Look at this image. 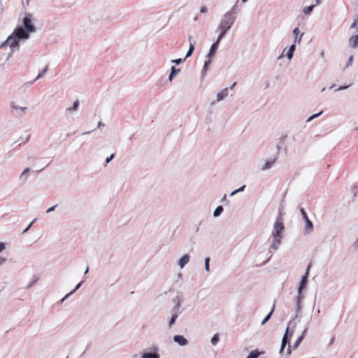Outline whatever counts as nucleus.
Wrapping results in <instances>:
<instances>
[{
	"label": "nucleus",
	"mask_w": 358,
	"mask_h": 358,
	"mask_svg": "<svg viewBox=\"0 0 358 358\" xmlns=\"http://www.w3.org/2000/svg\"><path fill=\"white\" fill-rule=\"evenodd\" d=\"M234 22V17L230 13H227L220 24H219L218 29L220 31V34L218 36V41H221L225 35L226 32L231 28Z\"/></svg>",
	"instance_id": "nucleus-1"
},
{
	"label": "nucleus",
	"mask_w": 358,
	"mask_h": 358,
	"mask_svg": "<svg viewBox=\"0 0 358 358\" xmlns=\"http://www.w3.org/2000/svg\"><path fill=\"white\" fill-rule=\"evenodd\" d=\"M284 229V226L282 223V220L280 217H279L273 227V231L272 233V235L273 236V248H276L277 245L280 244V234Z\"/></svg>",
	"instance_id": "nucleus-2"
},
{
	"label": "nucleus",
	"mask_w": 358,
	"mask_h": 358,
	"mask_svg": "<svg viewBox=\"0 0 358 358\" xmlns=\"http://www.w3.org/2000/svg\"><path fill=\"white\" fill-rule=\"evenodd\" d=\"M9 45L10 47L11 51L13 52L15 48L19 46V38L15 36L13 34L10 35L7 40L1 44L0 48L3 47L5 45Z\"/></svg>",
	"instance_id": "nucleus-3"
},
{
	"label": "nucleus",
	"mask_w": 358,
	"mask_h": 358,
	"mask_svg": "<svg viewBox=\"0 0 358 358\" xmlns=\"http://www.w3.org/2000/svg\"><path fill=\"white\" fill-rule=\"evenodd\" d=\"M31 15L30 14H27L23 19L24 26L29 32H33L35 31V27L31 23Z\"/></svg>",
	"instance_id": "nucleus-4"
},
{
	"label": "nucleus",
	"mask_w": 358,
	"mask_h": 358,
	"mask_svg": "<svg viewBox=\"0 0 358 358\" xmlns=\"http://www.w3.org/2000/svg\"><path fill=\"white\" fill-rule=\"evenodd\" d=\"M19 39L28 38L29 34L22 27H17L15 29L13 34Z\"/></svg>",
	"instance_id": "nucleus-5"
},
{
	"label": "nucleus",
	"mask_w": 358,
	"mask_h": 358,
	"mask_svg": "<svg viewBox=\"0 0 358 358\" xmlns=\"http://www.w3.org/2000/svg\"><path fill=\"white\" fill-rule=\"evenodd\" d=\"M301 213L303 216V218L306 221V229L309 231H311L313 228V224L312 222L309 220L306 212L305 211V210L303 208H301Z\"/></svg>",
	"instance_id": "nucleus-6"
},
{
	"label": "nucleus",
	"mask_w": 358,
	"mask_h": 358,
	"mask_svg": "<svg viewBox=\"0 0 358 358\" xmlns=\"http://www.w3.org/2000/svg\"><path fill=\"white\" fill-rule=\"evenodd\" d=\"M310 266H311L310 264L308 265V266L307 268L306 273L301 279L300 286L299 287V294H300L301 291L302 290V289L306 286V285L307 283V278H308V271H309Z\"/></svg>",
	"instance_id": "nucleus-7"
},
{
	"label": "nucleus",
	"mask_w": 358,
	"mask_h": 358,
	"mask_svg": "<svg viewBox=\"0 0 358 358\" xmlns=\"http://www.w3.org/2000/svg\"><path fill=\"white\" fill-rule=\"evenodd\" d=\"M173 341L178 343L180 345H185L187 344V339L180 335L174 336Z\"/></svg>",
	"instance_id": "nucleus-8"
},
{
	"label": "nucleus",
	"mask_w": 358,
	"mask_h": 358,
	"mask_svg": "<svg viewBox=\"0 0 358 358\" xmlns=\"http://www.w3.org/2000/svg\"><path fill=\"white\" fill-rule=\"evenodd\" d=\"M220 42V41H218V38H217L216 42L212 45L210 50L209 51V53H208L209 57H213L215 55Z\"/></svg>",
	"instance_id": "nucleus-9"
},
{
	"label": "nucleus",
	"mask_w": 358,
	"mask_h": 358,
	"mask_svg": "<svg viewBox=\"0 0 358 358\" xmlns=\"http://www.w3.org/2000/svg\"><path fill=\"white\" fill-rule=\"evenodd\" d=\"M349 42L351 47L356 48L358 46V34L350 37Z\"/></svg>",
	"instance_id": "nucleus-10"
},
{
	"label": "nucleus",
	"mask_w": 358,
	"mask_h": 358,
	"mask_svg": "<svg viewBox=\"0 0 358 358\" xmlns=\"http://www.w3.org/2000/svg\"><path fill=\"white\" fill-rule=\"evenodd\" d=\"M189 261V256L188 255H185L182 256L179 260V265L181 268L184 267V266L187 264Z\"/></svg>",
	"instance_id": "nucleus-11"
},
{
	"label": "nucleus",
	"mask_w": 358,
	"mask_h": 358,
	"mask_svg": "<svg viewBox=\"0 0 358 358\" xmlns=\"http://www.w3.org/2000/svg\"><path fill=\"white\" fill-rule=\"evenodd\" d=\"M228 95V90L227 88L222 90L217 94V101H221L224 99Z\"/></svg>",
	"instance_id": "nucleus-12"
},
{
	"label": "nucleus",
	"mask_w": 358,
	"mask_h": 358,
	"mask_svg": "<svg viewBox=\"0 0 358 358\" xmlns=\"http://www.w3.org/2000/svg\"><path fill=\"white\" fill-rule=\"evenodd\" d=\"M276 162V158L266 161V162L264 164V166L262 168V170H266L271 167V166Z\"/></svg>",
	"instance_id": "nucleus-13"
},
{
	"label": "nucleus",
	"mask_w": 358,
	"mask_h": 358,
	"mask_svg": "<svg viewBox=\"0 0 358 358\" xmlns=\"http://www.w3.org/2000/svg\"><path fill=\"white\" fill-rule=\"evenodd\" d=\"M142 358H159V356L156 353H144Z\"/></svg>",
	"instance_id": "nucleus-14"
},
{
	"label": "nucleus",
	"mask_w": 358,
	"mask_h": 358,
	"mask_svg": "<svg viewBox=\"0 0 358 358\" xmlns=\"http://www.w3.org/2000/svg\"><path fill=\"white\" fill-rule=\"evenodd\" d=\"M180 71V69H176V67L173 66L171 68V73L169 75V80H172L173 78Z\"/></svg>",
	"instance_id": "nucleus-15"
},
{
	"label": "nucleus",
	"mask_w": 358,
	"mask_h": 358,
	"mask_svg": "<svg viewBox=\"0 0 358 358\" xmlns=\"http://www.w3.org/2000/svg\"><path fill=\"white\" fill-rule=\"evenodd\" d=\"M259 352L258 350H253L250 352L247 358H258Z\"/></svg>",
	"instance_id": "nucleus-16"
},
{
	"label": "nucleus",
	"mask_w": 358,
	"mask_h": 358,
	"mask_svg": "<svg viewBox=\"0 0 358 358\" xmlns=\"http://www.w3.org/2000/svg\"><path fill=\"white\" fill-rule=\"evenodd\" d=\"M222 211H223L222 206H220L217 207L213 213L214 216L215 217L219 216L222 213Z\"/></svg>",
	"instance_id": "nucleus-17"
},
{
	"label": "nucleus",
	"mask_w": 358,
	"mask_h": 358,
	"mask_svg": "<svg viewBox=\"0 0 358 358\" xmlns=\"http://www.w3.org/2000/svg\"><path fill=\"white\" fill-rule=\"evenodd\" d=\"M295 50V45H292L289 48V50L287 54V56L289 59H291L293 56V52Z\"/></svg>",
	"instance_id": "nucleus-18"
},
{
	"label": "nucleus",
	"mask_w": 358,
	"mask_h": 358,
	"mask_svg": "<svg viewBox=\"0 0 358 358\" xmlns=\"http://www.w3.org/2000/svg\"><path fill=\"white\" fill-rule=\"evenodd\" d=\"M273 310H274V306L273 307L272 310H271V312L266 315V317L262 320V324L264 325L269 319L270 317H271L272 315V313L273 312Z\"/></svg>",
	"instance_id": "nucleus-19"
},
{
	"label": "nucleus",
	"mask_w": 358,
	"mask_h": 358,
	"mask_svg": "<svg viewBox=\"0 0 358 358\" xmlns=\"http://www.w3.org/2000/svg\"><path fill=\"white\" fill-rule=\"evenodd\" d=\"M273 310H274V306L273 307L272 310H271V312L266 315V317L262 320V324L264 325L269 319L270 317H271L272 315V313L273 312Z\"/></svg>",
	"instance_id": "nucleus-20"
},
{
	"label": "nucleus",
	"mask_w": 358,
	"mask_h": 358,
	"mask_svg": "<svg viewBox=\"0 0 358 358\" xmlns=\"http://www.w3.org/2000/svg\"><path fill=\"white\" fill-rule=\"evenodd\" d=\"M219 341V335L218 334H215L211 339V343L213 345H217Z\"/></svg>",
	"instance_id": "nucleus-21"
},
{
	"label": "nucleus",
	"mask_w": 358,
	"mask_h": 358,
	"mask_svg": "<svg viewBox=\"0 0 358 358\" xmlns=\"http://www.w3.org/2000/svg\"><path fill=\"white\" fill-rule=\"evenodd\" d=\"M314 6H315L314 5H311L310 6L304 8V9H303L304 13L306 15L310 14L312 12Z\"/></svg>",
	"instance_id": "nucleus-22"
},
{
	"label": "nucleus",
	"mask_w": 358,
	"mask_h": 358,
	"mask_svg": "<svg viewBox=\"0 0 358 358\" xmlns=\"http://www.w3.org/2000/svg\"><path fill=\"white\" fill-rule=\"evenodd\" d=\"M287 343V334H285L284 337H283V338H282V346H281L280 351L283 350V349L285 348Z\"/></svg>",
	"instance_id": "nucleus-23"
},
{
	"label": "nucleus",
	"mask_w": 358,
	"mask_h": 358,
	"mask_svg": "<svg viewBox=\"0 0 358 358\" xmlns=\"http://www.w3.org/2000/svg\"><path fill=\"white\" fill-rule=\"evenodd\" d=\"M194 49V45L192 43H190L189 48L187 52L186 57H189L192 54Z\"/></svg>",
	"instance_id": "nucleus-24"
},
{
	"label": "nucleus",
	"mask_w": 358,
	"mask_h": 358,
	"mask_svg": "<svg viewBox=\"0 0 358 358\" xmlns=\"http://www.w3.org/2000/svg\"><path fill=\"white\" fill-rule=\"evenodd\" d=\"M177 317H178V315L177 314H174V315H172V317L171 318V320H170V322H169L170 327L172 326L175 323Z\"/></svg>",
	"instance_id": "nucleus-25"
},
{
	"label": "nucleus",
	"mask_w": 358,
	"mask_h": 358,
	"mask_svg": "<svg viewBox=\"0 0 358 358\" xmlns=\"http://www.w3.org/2000/svg\"><path fill=\"white\" fill-rule=\"evenodd\" d=\"M300 33V30L299 28H295L293 31V34L295 36V41L297 40V36Z\"/></svg>",
	"instance_id": "nucleus-26"
},
{
	"label": "nucleus",
	"mask_w": 358,
	"mask_h": 358,
	"mask_svg": "<svg viewBox=\"0 0 358 358\" xmlns=\"http://www.w3.org/2000/svg\"><path fill=\"white\" fill-rule=\"evenodd\" d=\"M245 187V185H243V186H242L241 187H240L239 189H236V190L234 191L233 192H231V196H233V195L236 194V193H238V192H239L243 191V190L244 189Z\"/></svg>",
	"instance_id": "nucleus-27"
},
{
	"label": "nucleus",
	"mask_w": 358,
	"mask_h": 358,
	"mask_svg": "<svg viewBox=\"0 0 358 358\" xmlns=\"http://www.w3.org/2000/svg\"><path fill=\"white\" fill-rule=\"evenodd\" d=\"M209 262H210V259L208 257L206 258L205 267L207 271H209Z\"/></svg>",
	"instance_id": "nucleus-28"
},
{
	"label": "nucleus",
	"mask_w": 358,
	"mask_h": 358,
	"mask_svg": "<svg viewBox=\"0 0 358 358\" xmlns=\"http://www.w3.org/2000/svg\"><path fill=\"white\" fill-rule=\"evenodd\" d=\"M78 106H79V101L77 100L73 103V110H77V109L78 108Z\"/></svg>",
	"instance_id": "nucleus-29"
},
{
	"label": "nucleus",
	"mask_w": 358,
	"mask_h": 358,
	"mask_svg": "<svg viewBox=\"0 0 358 358\" xmlns=\"http://www.w3.org/2000/svg\"><path fill=\"white\" fill-rule=\"evenodd\" d=\"M12 107L14 108V109H20L22 111L24 112L27 109V108L25 107H17V106H15L13 103L12 104Z\"/></svg>",
	"instance_id": "nucleus-30"
},
{
	"label": "nucleus",
	"mask_w": 358,
	"mask_h": 358,
	"mask_svg": "<svg viewBox=\"0 0 358 358\" xmlns=\"http://www.w3.org/2000/svg\"><path fill=\"white\" fill-rule=\"evenodd\" d=\"M114 156L115 155L112 154L109 157H108L106 159V163H109L112 160V159H113Z\"/></svg>",
	"instance_id": "nucleus-31"
},
{
	"label": "nucleus",
	"mask_w": 358,
	"mask_h": 358,
	"mask_svg": "<svg viewBox=\"0 0 358 358\" xmlns=\"http://www.w3.org/2000/svg\"><path fill=\"white\" fill-rule=\"evenodd\" d=\"M29 168L25 169L24 170V171L22 172V175H21V176H20V177L22 178L24 175H25V174L28 173H29Z\"/></svg>",
	"instance_id": "nucleus-32"
},
{
	"label": "nucleus",
	"mask_w": 358,
	"mask_h": 358,
	"mask_svg": "<svg viewBox=\"0 0 358 358\" xmlns=\"http://www.w3.org/2000/svg\"><path fill=\"white\" fill-rule=\"evenodd\" d=\"M207 10H208L207 8H206V6H203V7H201V10H200V11H201V13H206V12H207Z\"/></svg>",
	"instance_id": "nucleus-33"
},
{
	"label": "nucleus",
	"mask_w": 358,
	"mask_h": 358,
	"mask_svg": "<svg viewBox=\"0 0 358 358\" xmlns=\"http://www.w3.org/2000/svg\"><path fill=\"white\" fill-rule=\"evenodd\" d=\"M182 62V59H174L172 61V62L176 63L177 64L181 63Z\"/></svg>",
	"instance_id": "nucleus-34"
},
{
	"label": "nucleus",
	"mask_w": 358,
	"mask_h": 358,
	"mask_svg": "<svg viewBox=\"0 0 358 358\" xmlns=\"http://www.w3.org/2000/svg\"><path fill=\"white\" fill-rule=\"evenodd\" d=\"M321 113H322V112L319 113L318 114H315V115H314L311 116V117L308 119V121H310V120H313V119H314V118L317 117L319 115H320Z\"/></svg>",
	"instance_id": "nucleus-35"
},
{
	"label": "nucleus",
	"mask_w": 358,
	"mask_h": 358,
	"mask_svg": "<svg viewBox=\"0 0 358 358\" xmlns=\"http://www.w3.org/2000/svg\"><path fill=\"white\" fill-rule=\"evenodd\" d=\"M5 248V245L3 243H0V252Z\"/></svg>",
	"instance_id": "nucleus-36"
},
{
	"label": "nucleus",
	"mask_w": 358,
	"mask_h": 358,
	"mask_svg": "<svg viewBox=\"0 0 358 358\" xmlns=\"http://www.w3.org/2000/svg\"><path fill=\"white\" fill-rule=\"evenodd\" d=\"M55 208V206H52V207L50 208L47 210V213H50V212H51V211L54 210Z\"/></svg>",
	"instance_id": "nucleus-37"
},
{
	"label": "nucleus",
	"mask_w": 358,
	"mask_h": 358,
	"mask_svg": "<svg viewBox=\"0 0 358 358\" xmlns=\"http://www.w3.org/2000/svg\"><path fill=\"white\" fill-rule=\"evenodd\" d=\"M45 71H46V69H45V70L43 71V72H42L41 73H39V74L38 75V76H37V78H41V77L42 76V75L43 74V73H44V72H45Z\"/></svg>",
	"instance_id": "nucleus-38"
},
{
	"label": "nucleus",
	"mask_w": 358,
	"mask_h": 358,
	"mask_svg": "<svg viewBox=\"0 0 358 358\" xmlns=\"http://www.w3.org/2000/svg\"><path fill=\"white\" fill-rule=\"evenodd\" d=\"M301 338H302V337H300V338H298V340H297V341L296 343V345H297L301 341Z\"/></svg>",
	"instance_id": "nucleus-39"
},
{
	"label": "nucleus",
	"mask_w": 358,
	"mask_h": 358,
	"mask_svg": "<svg viewBox=\"0 0 358 358\" xmlns=\"http://www.w3.org/2000/svg\"><path fill=\"white\" fill-rule=\"evenodd\" d=\"M31 224H32V223H31V224L27 227V228L24 230V231H27L29 229V227H31Z\"/></svg>",
	"instance_id": "nucleus-40"
},
{
	"label": "nucleus",
	"mask_w": 358,
	"mask_h": 358,
	"mask_svg": "<svg viewBox=\"0 0 358 358\" xmlns=\"http://www.w3.org/2000/svg\"><path fill=\"white\" fill-rule=\"evenodd\" d=\"M302 36H303V34L301 35L300 38H299L298 42H299L301 41V38Z\"/></svg>",
	"instance_id": "nucleus-41"
},
{
	"label": "nucleus",
	"mask_w": 358,
	"mask_h": 358,
	"mask_svg": "<svg viewBox=\"0 0 358 358\" xmlns=\"http://www.w3.org/2000/svg\"><path fill=\"white\" fill-rule=\"evenodd\" d=\"M248 0H242L243 3L246 2Z\"/></svg>",
	"instance_id": "nucleus-42"
},
{
	"label": "nucleus",
	"mask_w": 358,
	"mask_h": 358,
	"mask_svg": "<svg viewBox=\"0 0 358 358\" xmlns=\"http://www.w3.org/2000/svg\"><path fill=\"white\" fill-rule=\"evenodd\" d=\"M346 87H341L340 89H345Z\"/></svg>",
	"instance_id": "nucleus-43"
},
{
	"label": "nucleus",
	"mask_w": 358,
	"mask_h": 358,
	"mask_svg": "<svg viewBox=\"0 0 358 358\" xmlns=\"http://www.w3.org/2000/svg\"><path fill=\"white\" fill-rule=\"evenodd\" d=\"M316 1H317V3L318 4V3H319L320 0H316Z\"/></svg>",
	"instance_id": "nucleus-44"
},
{
	"label": "nucleus",
	"mask_w": 358,
	"mask_h": 358,
	"mask_svg": "<svg viewBox=\"0 0 358 358\" xmlns=\"http://www.w3.org/2000/svg\"><path fill=\"white\" fill-rule=\"evenodd\" d=\"M357 129H358V128H357Z\"/></svg>",
	"instance_id": "nucleus-45"
}]
</instances>
